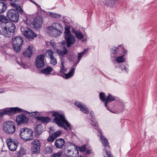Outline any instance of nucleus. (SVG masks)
<instances>
[{"mask_svg":"<svg viewBox=\"0 0 157 157\" xmlns=\"http://www.w3.org/2000/svg\"><path fill=\"white\" fill-rule=\"evenodd\" d=\"M30 1H31V2H33V0H29Z\"/></svg>","mask_w":157,"mask_h":157,"instance_id":"54","label":"nucleus"},{"mask_svg":"<svg viewBox=\"0 0 157 157\" xmlns=\"http://www.w3.org/2000/svg\"><path fill=\"white\" fill-rule=\"evenodd\" d=\"M26 153V150L23 147H21L20 150L17 153V155L19 156H22L24 155Z\"/></svg>","mask_w":157,"mask_h":157,"instance_id":"31","label":"nucleus"},{"mask_svg":"<svg viewBox=\"0 0 157 157\" xmlns=\"http://www.w3.org/2000/svg\"><path fill=\"white\" fill-rule=\"evenodd\" d=\"M32 46H29L28 48L23 52V54L25 57L30 58L33 53Z\"/></svg>","mask_w":157,"mask_h":157,"instance_id":"20","label":"nucleus"},{"mask_svg":"<svg viewBox=\"0 0 157 157\" xmlns=\"http://www.w3.org/2000/svg\"><path fill=\"white\" fill-rule=\"evenodd\" d=\"M56 50L58 54L61 56H63L68 53V50L65 47H63L62 50H59L57 48Z\"/></svg>","mask_w":157,"mask_h":157,"instance_id":"25","label":"nucleus"},{"mask_svg":"<svg viewBox=\"0 0 157 157\" xmlns=\"http://www.w3.org/2000/svg\"><path fill=\"white\" fill-rule=\"evenodd\" d=\"M25 112L27 114H29V115L32 117H34L36 115V113H37V112H33L31 113L29 112H28L25 111Z\"/></svg>","mask_w":157,"mask_h":157,"instance_id":"44","label":"nucleus"},{"mask_svg":"<svg viewBox=\"0 0 157 157\" xmlns=\"http://www.w3.org/2000/svg\"><path fill=\"white\" fill-rule=\"evenodd\" d=\"M52 115L55 117L54 122L58 126L61 127L67 130L71 129L72 127L69 122L66 120L63 113L59 112H53Z\"/></svg>","mask_w":157,"mask_h":157,"instance_id":"1","label":"nucleus"},{"mask_svg":"<svg viewBox=\"0 0 157 157\" xmlns=\"http://www.w3.org/2000/svg\"><path fill=\"white\" fill-rule=\"evenodd\" d=\"M1 92H0V93H1Z\"/></svg>","mask_w":157,"mask_h":157,"instance_id":"59","label":"nucleus"},{"mask_svg":"<svg viewBox=\"0 0 157 157\" xmlns=\"http://www.w3.org/2000/svg\"><path fill=\"white\" fill-rule=\"evenodd\" d=\"M86 50H84L81 53H78V58H77V59L78 60V61L77 63H78V62L80 61V59H81V58L86 53Z\"/></svg>","mask_w":157,"mask_h":157,"instance_id":"33","label":"nucleus"},{"mask_svg":"<svg viewBox=\"0 0 157 157\" xmlns=\"http://www.w3.org/2000/svg\"><path fill=\"white\" fill-rule=\"evenodd\" d=\"M50 63L52 65H55L57 63V61L56 58L54 57V56L50 58Z\"/></svg>","mask_w":157,"mask_h":157,"instance_id":"39","label":"nucleus"},{"mask_svg":"<svg viewBox=\"0 0 157 157\" xmlns=\"http://www.w3.org/2000/svg\"><path fill=\"white\" fill-rule=\"evenodd\" d=\"M60 72L62 73H64L66 72L67 69L65 68L63 66V63L62 62L61 63V66L60 67Z\"/></svg>","mask_w":157,"mask_h":157,"instance_id":"40","label":"nucleus"},{"mask_svg":"<svg viewBox=\"0 0 157 157\" xmlns=\"http://www.w3.org/2000/svg\"><path fill=\"white\" fill-rule=\"evenodd\" d=\"M7 16L10 20L15 22H18L19 18L17 12L13 9L10 10L7 12Z\"/></svg>","mask_w":157,"mask_h":157,"instance_id":"10","label":"nucleus"},{"mask_svg":"<svg viewBox=\"0 0 157 157\" xmlns=\"http://www.w3.org/2000/svg\"><path fill=\"white\" fill-rule=\"evenodd\" d=\"M0 21L2 23L1 24V29H2L3 28V27L6 26V23L9 21L5 16L0 15Z\"/></svg>","mask_w":157,"mask_h":157,"instance_id":"21","label":"nucleus"},{"mask_svg":"<svg viewBox=\"0 0 157 157\" xmlns=\"http://www.w3.org/2000/svg\"><path fill=\"white\" fill-rule=\"evenodd\" d=\"M18 10H19V12L20 14H21L23 13V10L21 9V8L20 9Z\"/></svg>","mask_w":157,"mask_h":157,"instance_id":"52","label":"nucleus"},{"mask_svg":"<svg viewBox=\"0 0 157 157\" xmlns=\"http://www.w3.org/2000/svg\"><path fill=\"white\" fill-rule=\"evenodd\" d=\"M21 30L25 37L29 40H33L36 36L34 32L28 27L21 28Z\"/></svg>","mask_w":157,"mask_h":157,"instance_id":"11","label":"nucleus"},{"mask_svg":"<svg viewBox=\"0 0 157 157\" xmlns=\"http://www.w3.org/2000/svg\"><path fill=\"white\" fill-rule=\"evenodd\" d=\"M33 3H34V4H35V5H36L37 6H38L40 8V5H39L37 4L34 1H33Z\"/></svg>","mask_w":157,"mask_h":157,"instance_id":"53","label":"nucleus"},{"mask_svg":"<svg viewBox=\"0 0 157 157\" xmlns=\"http://www.w3.org/2000/svg\"><path fill=\"white\" fill-rule=\"evenodd\" d=\"M117 48L116 47H113L111 48V51L112 53L113 54H115L117 52Z\"/></svg>","mask_w":157,"mask_h":157,"instance_id":"49","label":"nucleus"},{"mask_svg":"<svg viewBox=\"0 0 157 157\" xmlns=\"http://www.w3.org/2000/svg\"><path fill=\"white\" fill-rule=\"evenodd\" d=\"M90 114H91V116H92V117H93V115H92V113H90Z\"/></svg>","mask_w":157,"mask_h":157,"instance_id":"55","label":"nucleus"},{"mask_svg":"<svg viewBox=\"0 0 157 157\" xmlns=\"http://www.w3.org/2000/svg\"><path fill=\"white\" fill-rule=\"evenodd\" d=\"M49 15L51 17L56 18H59L61 17V15L59 14L52 13V12H50L49 13Z\"/></svg>","mask_w":157,"mask_h":157,"instance_id":"34","label":"nucleus"},{"mask_svg":"<svg viewBox=\"0 0 157 157\" xmlns=\"http://www.w3.org/2000/svg\"><path fill=\"white\" fill-rule=\"evenodd\" d=\"M15 30V25L12 22L9 21L6 23V26L0 29V33L6 37H10L13 36Z\"/></svg>","mask_w":157,"mask_h":157,"instance_id":"2","label":"nucleus"},{"mask_svg":"<svg viewBox=\"0 0 157 157\" xmlns=\"http://www.w3.org/2000/svg\"><path fill=\"white\" fill-rule=\"evenodd\" d=\"M50 44L54 48L56 49H57V48H56V45L54 41L53 40H51L50 41Z\"/></svg>","mask_w":157,"mask_h":157,"instance_id":"45","label":"nucleus"},{"mask_svg":"<svg viewBox=\"0 0 157 157\" xmlns=\"http://www.w3.org/2000/svg\"><path fill=\"white\" fill-rule=\"evenodd\" d=\"M29 121V118L23 114H19L16 118V121L18 125L27 124Z\"/></svg>","mask_w":157,"mask_h":157,"instance_id":"15","label":"nucleus"},{"mask_svg":"<svg viewBox=\"0 0 157 157\" xmlns=\"http://www.w3.org/2000/svg\"><path fill=\"white\" fill-rule=\"evenodd\" d=\"M3 129L4 132L8 134H13L16 129L14 123L10 121L5 122L3 124Z\"/></svg>","mask_w":157,"mask_h":157,"instance_id":"6","label":"nucleus"},{"mask_svg":"<svg viewBox=\"0 0 157 157\" xmlns=\"http://www.w3.org/2000/svg\"><path fill=\"white\" fill-rule=\"evenodd\" d=\"M61 133V131L60 130H59L56 131L55 133L53 134L52 135L56 138L60 136Z\"/></svg>","mask_w":157,"mask_h":157,"instance_id":"41","label":"nucleus"},{"mask_svg":"<svg viewBox=\"0 0 157 157\" xmlns=\"http://www.w3.org/2000/svg\"><path fill=\"white\" fill-rule=\"evenodd\" d=\"M75 105L80 109V110L84 113L88 114L89 111L88 108L84 105L80 104L78 102H75Z\"/></svg>","mask_w":157,"mask_h":157,"instance_id":"17","label":"nucleus"},{"mask_svg":"<svg viewBox=\"0 0 157 157\" xmlns=\"http://www.w3.org/2000/svg\"><path fill=\"white\" fill-rule=\"evenodd\" d=\"M100 98L102 101H105L106 99V98L104 93L101 92L99 94Z\"/></svg>","mask_w":157,"mask_h":157,"instance_id":"38","label":"nucleus"},{"mask_svg":"<svg viewBox=\"0 0 157 157\" xmlns=\"http://www.w3.org/2000/svg\"><path fill=\"white\" fill-rule=\"evenodd\" d=\"M121 69L122 70H124L127 73H128V68H127L126 67L124 66H123V67H122L121 68Z\"/></svg>","mask_w":157,"mask_h":157,"instance_id":"50","label":"nucleus"},{"mask_svg":"<svg viewBox=\"0 0 157 157\" xmlns=\"http://www.w3.org/2000/svg\"><path fill=\"white\" fill-rule=\"evenodd\" d=\"M101 1L104 4L109 6L113 5L117 1L116 0H101Z\"/></svg>","mask_w":157,"mask_h":157,"instance_id":"26","label":"nucleus"},{"mask_svg":"<svg viewBox=\"0 0 157 157\" xmlns=\"http://www.w3.org/2000/svg\"><path fill=\"white\" fill-rule=\"evenodd\" d=\"M56 138L53 136L52 134L50 135L48 138L47 139L48 141L50 142H53Z\"/></svg>","mask_w":157,"mask_h":157,"instance_id":"42","label":"nucleus"},{"mask_svg":"<svg viewBox=\"0 0 157 157\" xmlns=\"http://www.w3.org/2000/svg\"><path fill=\"white\" fill-rule=\"evenodd\" d=\"M6 142L10 150L14 151L16 150L18 145V142L16 140L9 138L6 139Z\"/></svg>","mask_w":157,"mask_h":157,"instance_id":"12","label":"nucleus"},{"mask_svg":"<svg viewBox=\"0 0 157 157\" xmlns=\"http://www.w3.org/2000/svg\"><path fill=\"white\" fill-rule=\"evenodd\" d=\"M72 145H73V146H75V145H74L73 144Z\"/></svg>","mask_w":157,"mask_h":157,"instance_id":"57","label":"nucleus"},{"mask_svg":"<svg viewBox=\"0 0 157 157\" xmlns=\"http://www.w3.org/2000/svg\"><path fill=\"white\" fill-rule=\"evenodd\" d=\"M41 126L40 125L37 126L35 128V131L37 132L38 133H40L41 132Z\"/></svg>","mask_w":157,"mask_h":157,"instance_id":"43","label":"nucleus"},{"mask_svg":"<svg viewBox=\"0 0 157 157\" xmlns=\"http://www.w3.org/2000/svg\"><path fill=\"white\" fill-rule=\"evenodd\" d=\"M36 118L38 120L44 123H48L51 121L50 119L48 117H36Z\"/></svg>","mask_w":157,"mask_h":157,"instance_id":"24","label":"nucleus"},{"mask_svg":"<svg viewBox=\"0 0 157 157\" xmlns=\"http://www.w3.org/2000/svg\"><path fill=\"white\" fill-rule=\"evenodd\" d=\"M33 145L31 150L33 154H36L39 153L40 150V141L37 139L34 140L32 142Z\"/></svg>","mask_w":157,"mask_h":157,"instance_id":"13","label":"nucleus"},{"mask_svg":"<svg viewBox=\"0 0 157 157\" xmlns=\"http://www.w3.org/2000/svg\"><path fill=\"white\" fill-rule=\"evenodd\" d=\"M119 47H120L121 48H122L123 50V52L124 53V54L126 53L127 51L126 50H125L124 49V48H123V45H120L119 46ZM120 48V47H119V48Z\"/></svg>","mask_w":157,"mask_h":157,"instance_id":"51","label":"nucleus"},{"mask_svg":"<svg viewBox=\"0 0 157 157\" xmlns=\"http://www.w3.org/2000/svg\"><path fill=\"white\" fill-rule=\"evenodd\" d=\"M46 30L47 33L50 36L56 37L61 34L63 27L59 24L54 23L52 24V26L47 27Z\"/></svg>","mask_w":157,"mask_h":157,"instance_id":"3","label":"nucleus"},{"mask_svg":"<svg viewBox=\"0 0 157 157\" xmlns=\"http://www.w3.org/2000/svg\"><path fill=\"white\" fill-rule=\"evenodd\" d=\"M21 138L24 141H29L33 138V132L28 128H22L20 130V133Z\"/></svg>","mask_w":157,"mask_h":157,"instance_id":"5","label":"nucleus"},{"mask_svg":"<svg viewBox=\"0 0 157 157\" xmlns=\"http://www.w3.org/2000/svg\"><path fill=\"white\" fill-rule=\"evenodd\" d=\"M7 8V4L5 2L0 1V13L5 12Z\"/></svg>","mask_w":157,"mask_h":157,"instance_id":"23","label":"nucleus"},{"mask_svg":"<svg viewBox=\"0 0 157 157\" xmlns=\"http://www.w3.org/2000/svg\"><path fill=\"white\" fill-rule=\"evenodd\" d=\"M86 148V146L84 145L79 147V150L80 151L83 152L85 151Z\"/></svg>","mask_w":157,"mask_h":157,"instance_id":"47","label":"nucleus"},{"mask_svg":"<svg viewBox=\"0 0 157 157\" xmlns=\"http://www.w3.org/2000/svg\"><path fill=\"white\" fill-rule=\"evenodd\" d=\"M10 5L16 10H19L21 8L20 5L14 3L13 2H10Z\"/></svg>","mask_w":157,"mask_h":157,"instance_id":"35","label":"nucleus"},{"mask_svg":"<svg viewBox=\"0 0 157 157\" xmlns=\"http://www.w3.org/2000/svg\"><path fill=\"white\" fill-rule=\"evenodd\" d=\"M53 70V69L52 68L50 67H48L47 68L43 69L40 71V72L43 74L49 75L50 74L51 72Z\"/></svg>","mask_w":157,"mask_h":157,"instance_id":"22","label":"nucleus"},{"mask_svg":"<svg viewBox=\"0 0 157 157\" xmlns=\"http://www.w3.org/2000/svg\"><path fill=\"white\" fill-rule=\"evenodd\" d=\"M75 69V67H72L70 70V71L68 74H65V78L66 79H68L73 76L74 74Z\"/></svg>","mask_w":157,"mask_h":157,"instance_id":"27","label":"nucleus"},{"mask_svg":"<svg viewBox=\"0 0 157 157\" xmlns=\"http://www.w3.org/2000/svg\"><path fill=\"white\" fill-rule=\"evenodd\" d=\"M91 124L94 127L95 129L96 130H98V123L95 120H91Z\"/></svg>","mask_w":157,"mask_h":157,"instance_id":"36","label":"nucleus"},{"mask_svg":"<svg viewBox=\"0 0 157 157\" xmlns=\"http://www.w3.org/2000/svg\"><path fill=\"white\" fill-rule=\"evenodd\" d=\"M23 40L20 36L13 38L12 43L14 50L17 52H19L23 44Z\"/></svg>","mask_w":157,"mask_h":157,"instance_id":"7","label":"nucleus"},{"mask_svg":"<svg viewBox=\"0 0 157 157\" xmlns=\"http://www.w3.org/2000/svg\"><path fill=\"white\" fill-rule=\"evenodd\" d=\"M98 132L100 134V137L101 140V142L103 146L106 147V149L104 148V151L106 155L104 156V157H113L110 152L109 150V149L110 147L109 146V143L107 139L101 135L100 132Z\"/></svg>","mask_w":157,"mask_h":157,"instance_id":"8","label":"nucleus"},{"mask_svg":"<svg viewBox=\"0 0 157 157\" xmlns=\"http://www.w3.org/2000/svg\"><path fill=\"white\" fill-rule=\"evenodd\" d=\"M71 152V150L70 149L68 148L67 149H65L64 152L66 155L68 156V157L69 156V155H71V154H69V153Z\"/></svg>","mask_w":157,"mask_h":157,"instance_id":"46","label":"nucleus"},{"mask_svg":"<svg viewBox=\"0 0 157 157\" xmlns=\"http://www.w3.org/2000/svg\"><path fill=\"white\" fill-rule=\"evenodd\" d=\"M23 110L21 109H20L17 107L11 108L9 109H6L3 110L2 112H0V117L7 114L9 115H13L17 112H21Z\"/></svg>","mask_w":157,"mask_h":157,"instance_id":"9","label":"nucleus"},{"mask_svg":"<svg viewBox=\"0 0 157 157\" xmlns=\"http://www.w3.org/2000/svg\"><path fill=\"white\" fill-rule=\"evenodd\" d=\"M43 19L42 17L39 16L35 17L33 21V25L34 28L38 29L40 28L42 23Z\"/></svg>","mask_w":157,"mask_h":157,"instance_id":"16","label":"nucleus"},{"mask_svg":"<svg viewBox=\"0 0 157 157\" xmlns=\"http://www.w3.org/2000/svg\"><path fill=\"white\" fill-rule=\"evenodd\" d=\"M78 151L75 149L74 151L73 152L72 155H69V157H78Z\"/></svg>","mask_w":157,"mask_h":157,"instance_id":"37","label":"nucleus"},{"mask_svg":"<svg viewBox=\"0 0 157 157\" xmlns=\"http://www.w3.org/2000/svg\"><path fill=\"white\" fill-rule=\"evenodd\" d=\"M65 144V141L63 139L56 140L55 142V145L56 148L61 149Z\"/></svg>","mask_w":157,"mask_h":157,"instance_id":"18","label":"nucleus"},{"mask_svg":"<svg viewBox=\"0 0 157 157\" xmlns=\"http://www.w3.org/2000/svg\"><path fill=\"white\" fill-rule=\"evenodd\" d=\"M115 100V97L112 96L110 94H108V96L107 97L106 99L105 102V105L107 108L108 110L110 111L108 107L107 106V104L109 103L114 101Z\"/></svg>","mask_w":157,"mask_h":157,"instance_id":"19","label":"nucleus"},{"mask_svg":"<svg viewBox=\"0 0 157 157\" xmlns=\"http://www.w3.org/2000/svg\"><path fill=\"white\" fill-rule=\"evenodd\" d=\"M54 75H57V74H55Z\"/></svg>","mask_w":157,"mask_h":157,"instance_id":"58","label":"nucleus"},{"mask_svg":"<svg viewBox=\"0 0 157 157\" xmlns=\"http://www.w3.org/2000/svg\"><path fill=\"white\" fill-rule=\"evenodd\" d=\"M61 152L59 151L57 153L54 154L53 156H54L55 157H59L61 156Z\"/></svg>","mask_w":157,"mask_h":157,"instance_id":"48","label":"nucleus"},{"mask_svg":"<svg viewBox=\"0 0 157 157\" xmlns=\"http://www.w3.org/2000/svg\"><path fill=\"white\" fill-rule=\"evenodd\" d=\"M80 157H82V156H81V155H80Z\"/></svg>","mask_w":157,"mask_h":157,"instance_id":"56","label":"nucleus"},{"mask_svg":"<svg viewBox=\"0 0 157 157\" xmlns=\"http://www.w3.org/2000/svg\"><path fill=\"white\" fill-rule=\"evenodd\" d=\"M124 55H122L117 56L116 58V61L118 63L124 62L125 59L124 58Z\"/></svg>","mask_w":157,"mask_h":157,"instance_id":"30","label":"nucleus"},{"mask_svg":"<svg viewBox=\"0 0 157 157\" xmlns=\"http://www.w3.org/2000/svg\"><path fill=\"white\" fill-rule=\"evenodd\" d=\"M45 55L44 54L38 56L35 61V64L37 68H41L44 66V58Z\"/></svg>","mask_w":157,"mask_h":157,"instance_id":"14","label":"nucleus"},{"mask_svg":"<svg viewBox=\"0 0 157 157\" xmlns=\"http://www.w3.org/2000/svg\"><path fill=\"white\" fill-rule=\"evenodd\" d=\"M44 152L45 154H50L53 152V150L51 147H46L44 149Z\"/></svg>","mask_w":157,"mask_h":157,"instance_id":"29","label":"nucleus"},{"mask_svg":"<svg viewBox=\"0 0 157 157\" xmlns=\"http://www.w3.org/2000/svg\"><path fill=\"white\" fill-rule=\"evenodd\" d=\"M64 37L67 42V47H69L71 45L75 44L76 41L75 36L72 35L68 28L65 29Z\"/></svg>","mask_w":157,"mask_h":157,"instance_id":"4","label":"nucleus"},{"mask_svg":"<svg viewBox=\"0 0 157 157\" xmlns=\"http://www.w3.org/2000/svg\"><path fill=\"white\" fill-rule=\"evenodd\" d=\"M54 52L52 51L51 50H49L46 51V55L47 57H48L50 58L54 56Z\"/></svg>","mask_w":157,"mask_h":157,"instance_id":"32","label":"nucleus"},{"mask_svg":"<svg viewBox=\"0 0 157 157\" xmlns=\"http://www.w3.org/2000/svg\"><path fill=\"white\" fill-rule=\"evenodd\" d=\"M73 33L75 34L77 38L78 39L81 40L83 38V35L80 31L73 30Z\"/></svg>","mask_w":157,"mask_h":157,"instance_id":"28","label":"nucleus"}]
</instances>
